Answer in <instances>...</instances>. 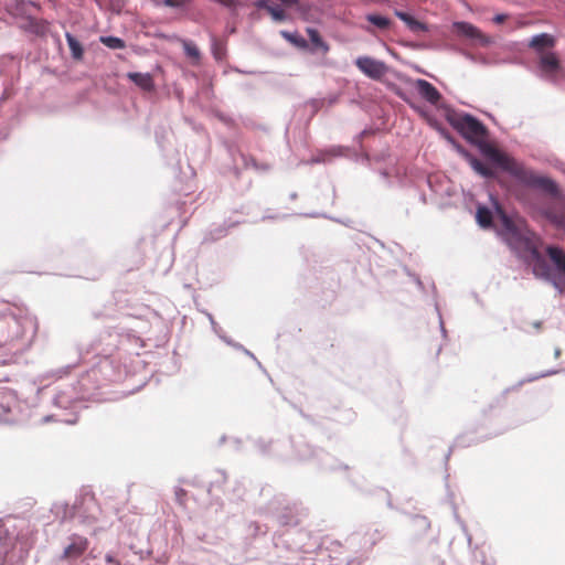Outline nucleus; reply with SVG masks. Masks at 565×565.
Segmentation results:
<instances>
[{"label": "nucleus", "instance_id": "obj_5", "mask_svg": "<svg viewBox=\"0 0 565 565\" xmlns=\"http://www.w3.org/2000/svg\"><path fill=\"white\" fill-rule=\"evenodd\" d=\"M454 29L456 33L460 36H465L470 40H475L481 44L488 43V39L486 35L482 34V32L468 22H455Z\"/></svg>", "mask_w": 565, "mask_h": 565}, {"label": "nucleus", "instance_id": "obj_6", "mask_svg": "<svg viewBox=\"0 0 565 565\" xmlns=\"http://www.w3.org/2000/svg\"><path fill=\"white\" fill-rule=\"evenodd\" d=\"M71 541V544H68L63 552V558L76 559L87 550L88 541L86 537L77 535H74Z\"/></svg>", "mask_w": 565, "mask_h": 565}, {"label": "nucleus", "instance_id": "obj_7", "mask_svg": "<svg viewBox=\"0 0 565 565\" xmlns=\"http://www.w3.org/2000/svg\"><path fill=\"white\" fill-rule=\"evenodd\" d=\"M415 87L418 94L428 103L437 105L440 102L441 95L431 83L425 79H417L415 82Z\"/></svg>", "mask_w": 565, "mask_h": 565}, {"label": "nucleus", "instance_id": "obj_19", "mask_svg": "<svg viewBox=\"0 0 565 565\" xmlns=\"http://www.w3.org/2000/svg\"><path fill=\"white\" fill-rule=\"evenodd\" d=\"M501 222L503 225V228L511 234L512 236H515L518 234V228L514 224V222L504 213L501 215Z\"/></svg>", "mask_w": 565, "mask_h": 565}, {"label": "nucleus", "instance_id": "obj_29", "mask_svg": "<svg viewBox=\"0 0 565 565\" xmlns=\"http://www.w3.org/2000/svg\"><path fill=\"white\" fill-rule=\"evenodd\" d=\"M286 6H294L297 3V0H280Z\"/></svg>", "mask_w": 565, "mask_h": 565}, {"label": "nucleus", "instance_id": "obj_27", "mask_svg": "<svg viewBox=\"0 0 565 565\" xmlns=\"http://www.w3.org/2000/svg\"><path fill=\"white\" fill-rule=\"evenodd\" d=\"M215 1L225 7H232L234 4V0H215Z\"/></svg>", "mask_w": 565, "mask_h": 565}, {"label": "nucleus", "instance_id": "obj_20", "mask_svg": "<svg viewBox=\"0 0 565 565\" xmlns=\"http://www.w3.org/2000/svg\"><path fill=\"white\" fill-rule=\"evenodd\" d=\"M281 35L288 40L289 42L294 43V44H297L301 47H305L307 46V42L305 39L300 38L298 34H291L287 31H281Z\"/></svg>", "mask_w": 565, "mask_h": 565}, {"label": "nucleus", "instance_id": "obj_24", "mask_svg": "<svg viewBox=\"0 0 565 565\" xmlns=\"http://www.w3.org/2000/svg\"><path fill=\"white\" fill-rule=\"evenodd\" d=\"M47 30V23L44 21L34 22V32L38 34H44Z\"/></svg>", "mask_w": 565, "mask_h": 565}, {"label": "nucleus", "instance_id": "obj_1", "mask_svg": "<svg viewBox=\"0 0 565 565\" xmlns=\"http://www.w3.org/2000/svg\"><path fill=\"white\" fill-rule=\"evenodd\" d=\"M483 152L491 161L498 164L503 171L510 173L525 186L536 189L550 196L558 195V186L556 182L553 181L551 178L536 174L534 171L526 169L522 163L518 162L508 153L494 147L488 146L483 149Z\"/></svg>", "mask_w": 565, "mask_h": 565}, {"label": "nucleus", "instance_id": "obj_25", "mask_svg": "<svg viewBox=\"0 0 565 565\" xmlns=\"http://www.w3.org/2000/svg\"><path fill=\"white\" fill-rule=\"evenodd\" d=\"M105 559L107 563L114 564V565H121L120 561L116 559L113 555L107 554L105 556Z\"/></svg>", "mask_w": 565, "mask_h": 565}, {"label": "nucleus", "instance_id": "obj_17", "mask_svg": "<svg viewBox=\"0 0 565 565\" xmlns=\"http://www.w3.org/2000/svg\"><path fill=\"white\" fill-rule=\"evenodd\" d=\"M308 35L312 44L321 49L323 52L329 51L328 44L322 40L319 32L315 29H308Z\"/></svg>", "mask_w": 565, "mask_h": 565}, {"label": "nucleus", "instance_id": "obj_3", "mask_svg": "<svg viewBox=\"0 0 565 565\" xmlns=\"http://www.w3.org/2000/svg\"><path fill=\"white\" fill-rule=\"evenodd\" d=\"M539 55V68L542 76L552 83L558 79V73L562 70L561 61L554 52H541Z\"/></svg>", "mask_w": 565, "mask_h": 565}, {"label": "nucleus", "instance_id": "obj_15", "mask_svg": "<svg viewBox=\"0 0 565 565\" xmlns=\"http://www.w3.org/2000/svg\"><path fill=\"white\" fill-rule=\"evenodd\" d=\"M476 220L482 228H489L492 225V212L486 206H478Z\"/></svg>", "mask_w": 565, "mask_h": 565}, {"label": "nucleus", "instance_id": "obj_18", "mask_svg": "<svg viewBox=\"0 0 565 565\" xmlns=\"http://www.w3.org/2000/svg\"><path fill=\"white\" fill-rule=\"evenodd\" d=\"M367 21L377 26L379 29L385 30L391 25L390 19L377 15V14H369L366 17Z\"/></svg>", "mask_w": 565, "mask_h": 565}, {"label": "nucleus", "instance_id": "obj_9", "mask_svg": "<svg viewBox=\"0 0 565 565\" xmlns=\"http://www.w3.org/2000/svg\"><path fill=\"white\" fill-rule=\"evenodd\" d=\"M548 258L554 264L558 274L565 278V252L557 246H547L545 249Z\"/></svg>", "mask_w": 565, "mask_h": 565}, {"label": "nucleus", "instance_id": "obj_12", "mask_svg": "<svg viewBox=\"0 0 565 565\" xmlns=\"http://www.w3.org/2000/svg\"><path fill=\"white\" fill-rule=\"evenodd\" d=\"M468 162L470 167L480 175L484 178H492L493 171L488 168L481 160L477 159L476 157H472L470 154H467Z\"/></svg>", "mask_w": 565, "mask_h": 565}, {"label": "nucleus", "instance_id": "obj_10", "mask_svg": "<svg viewBox=\"0 0 565 565\" xmlns=\"http://www.w3.org/2000/svg\"><path fill=\"white\" fill-rule=\"evenodd\" d=\"M554 45V36L547 33H541L533 36L529 43V46L535 50L537 54H541V52H546L545 49H552Z\"/></svg>", "mask_w": 565, "mask_h": 565}, {"label": "nucleus", "instance_id": "obj_26", "mask_svg": "<svg viewBox=\"0 0 565 565\" xmlns=\"http://www.w3.org/2000/svg\"><path fill=\"white\" fill-rule=\"evenodd\" d=\"M507 20V15L505 14H497L494 18H493V22L494 23H502Z\"/></svg>", "mask_w": 565, "mask_h": 565}, {"label": "nucleus", "instance_id": "obj_11", "mask_svg": "<svg viewBox=\"0 0 565 565\" xmlns=\"http://www.w3.org/2000/svg\"><path fill=\"white\" fill-rule=\"evenodd\" d=\"M128 78L146 92H150L154 87L152 76L148 73H129Z\"/></svg>", "mask_w": 565, "mask_h": 565}, {"label": "nucleus", "instance_id": "obj_30", "mask_svg": "<svg viewBox=\"0 0 565 565\" xmlns=\"http://www.w3.org/2000/svg\"><path fill=\"white\" fill-rule=\"evenodd\" d=\"M14 361V355H10L9 360L4 361L3 363H10Z\"/></svg>", "mask_w": 565, "mask_h": 565}, {"label": "nucleus", "instance_id": "obj_8", "mask_svg": "<svg viewBox=\"0 0 565 565\" xmlns=\"http://www.w3.org/2000/svg\"><path fill=\"white\" fill-rule=\"evenodd\" d=\"M15 394L8 387H0V420H4L15 405Z\"/></svg>", "mask_w": 565, "mask_h": 565}, {"label": "nucleus", "instance_id": "obj_23", "mask_svg": "<svg viewBox=\"0 0 565 565\" xmlns=\"http://www.w3.org/2000/svg\"><path fill=\"white\" fill-rule=\"evenodd\" d=\"M190 0H163L164 6L171 8H180L189 3Z\"/></svg>", "mask_w": 565, "mask_h": 565}, {"label": "nucleus", "instance_id": "obj_14", "mask_svg": "<svg viewBox=\"0 0 565 565\" xmlns=\"http://www.w3.org/2000/svg\"><path fill=\"white\" fill-rule=\"evenodd\" d=\"M396 15L405 22V24L412 30L413 32H422L425 31V25L417 21L415 18H413L411 14L402 11H396Z\"/></svg>", "mask_w": 565, "mask_h": 565}, {"label": "nucleus", "instance_id": "obj_4", "mask_svg": "<svg viewBox=\"0 0 565 565\" xmlns=\"http://www.w3.org/2000/svg\"><path fill=\"white\" fill-rule=\"evenodd\" d=\"M356 67L372 79H381L387 71L384 62L374 60L370 56H360L355 60Z\"/></svg>", "mask_w": 565, "mask_h": 565}, {"label": "nucleus", "instance_id": "obj_13", "mask_svg": "<svg viewBox=\"0 0 565 565\" xmlns=\"http://www.w3.org/2000/svg\"><path fill=\"white\" fill-rule=\"evenodd\" d=\"M65 39L70 47L72 57L74 60L81 61L84 55V49L82 44L68 32L65 34Z\"/></svg>", "mask_w": 565, "mask_h": 565}, {"label": "nucleus", "instance_id": "obj_28", "mask_svg": "<svg viewBox=\"0 0 565 565\" xmlns=\"http://www.w3.org/2000/svg\"><path fill=\"white\" fill-rule=\"evenodd\" d=\"M178 500L182 502V498L185 495V491L183 489H178L175 492Z\"/></svg>", "mask_w": 565, "mask_h": 565}, {"label": "nucleus", "instance_id": "obj_21", "mask_svg": "<svg viewBox=\"0 0 565 565\" xmlns=\"http://www.w3.org/2000/svg\"><path fill=\"white\" fill-rule=\"evenodd\" d=\"M183 49H184L185 54L189 57H191L193 60L200 58V51L193 43L185 41L183 43Z\"/></svg>", "mask_w": 565, "mask_h": 565}, {"label": "nucleus", "instance_id": "obj_22", "mask_svg": "<svg viewBox=\"0 0 565 565\" xmlns=\"http://www.w3.org/2000/svg\"><path fill=\"white\" fill-rule=\"evenodd\" d=\"M268 12L275 21H284L286 19V12L279 6L268 7Z\"/></svg>", "mask_w": 565, "mask_h": 565}, {"label": "nucleus", "instance_id": "obj_16", "mask_svg": "<svg viewBox=\"0 0 565 565\" xmlns=\"http://www.w3.org/2000/svg\"><path fill=\"white\" fill-rule=\"evenodd\" d=\"M100 42L113 50H121L126 46L125 41L116 36H102Z\"/></svg>", "mask_w": 565, "mask_h": 565}, {"label": "nucleus", "instance_id": "obj_2", "mask_svg": "<svg viewBox=\"0 0 565 565\" xmlns=\"http://www.w3.org/2000/svg\"><path fill=\"white\" fill-rule=\"evenodd\" d=\"M452 127L470 142L478 143L486 139V126L471 115L458 116L451 120Z\"/></svg>", "mask_w": 565, "mask_h": 565}]
</instances>
